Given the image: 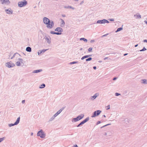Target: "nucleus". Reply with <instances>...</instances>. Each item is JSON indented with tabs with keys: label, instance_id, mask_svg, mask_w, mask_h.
<instances>
[{
	"label": "nucleus",
	"instance_id": "obj_1",
	"mask_svg": "<svg viewBox=\"0 0 147 147\" xmlns=\"http://www.w3.org/2000/svg\"><path fill=\"white\" fill-rule=\"evenodd\" d=\"M43 22L45 24L47 25V27L48 28H52L54 25L53 22L50 21L47 18L44 17L43 18Z\"/></svg>",
	"mask_w": 147,
	"mask_h": 147
},
{
	"label": "nucleus",
	"instance_id": "obj_2",
	"mask_svg": "<svg viewBox=\"0 0 147 147\" xmlns=\"http://www.w3.org/2000/svg\"><path fill=\"white\" fill-rule=\"evenodd\" d=\"M37 136H40L42 138H44L45 137L46 134L43 130L41 129L38 132Z\"/></svg>",
	"mask_w": 147,
	"mask_h": 147
},
{
	"label": "nucleus",
	"instance_id": "obj_3",
	"mask_svg": "<svg viewBox=\"0 0 147 147\" xmlns=\"http://www.w3.org/2000/svg\"><path fill=\"white\" fill-rule=\"evenodd\" d=\"M27 4V1L26 0L19 2L18 3V6L20 7H22L26 5Z\"/></svg>",
	"mask_w": 147,
	"mask_h": 147
},
{
	"label": "nucleus",
	"instance_id": "obj_4",
	"mask_svg": "<svg viewBox=\"0 0 147 147\" xmlns=\"http://www.w3.org/2000/svg\"><path fill=\"white\" fill-rule=\"evenodd\" d=\"M101 112V111L98 110L94 111L91 116L92 117H94L98 116Z\"/></svg>",
	"mask_w": 147,
	"mask_h": 147
},
{
	"label": "nucleus",
	"instance_id": "obj_5",
	"mask_svg": "<svg viewBox=\"0 0 147 147\" xmlns=\"http://www.w3.org/2000/svg\"><path fill=\"white\" fill-rule=\"evenodd\" d=\"M20 119V117H19L18 118L16 121L14 123H10L9 124V127L13 126L15 125H17L19 123Z\"/></svg>",
	"mask_w": 147,
	"mask_h": 147
},
{
	"label": "nucleus",
	"instance_id": "obj_6",
	"mask_svg": "<svg viewBox=\"0 0 147 147\" xmlns=\"http://www.w3.org/2000/svg\"><path fill=\"white\" fill-rule=\"evenodd\" d=\"M15 65L12 63L9 62L6 63V66L8 67H12L14 66Z\"/></svg>",
	"mask_w": 147,
	"mask_h": 147
},
{
	"label": "nucleus",
	"instance_id": "obj_7",
	"mask_svg": "<svg viewBox=\"0 0 147 147\" xmlns=\"http://www.w3.org/2000/svg\"><path fill=\"white\" fill-rule=\"evenodd\" d=\"M98 23L102 24L105 23H108L109 22L105 20H98L97 22Z\"/></svg>",
	"mask_w": 147,
	"mask_h": 147
},
{
	"label": "nucleus",
	"instance_id": "obj_8",
	"mask_svg": "<svg viewBox=\"0 0 147 147\" xmlns=\"http://www.w3.org/2000/svg\"><path fill=\"white\" fill-rule=\"evenodd\" d=\"M2 4H9L10 2L9 0H1Z\"/></svg>",
	"mask_w": 147,
	"mask_h": 147
},
{
	"label": "nucleus",
	"instance_id": "obj_9",
	"mask_svg": "<svg viewBox=\"0 0 147 147\" xmlns=\"http://www.w3.org/2000/svg\"><path fill=\"white\" fill-rule=\"evenodd\" d=\"M98 95V94L96 93L95 94L94 96H91V99L92 100H94L96 97Z\"/></svg>",
	"mask_w": 147,
	"mask_h": 147
},
{
	"label": "nucleus",
	"instance_id": "obj_10",
	"mask_svg": "<svg viewBox=\"0 0 147 147\" xmlns=\"http://www.w3.org/2000/svg\"><path fill=\"white\" fill-rule=\"evenodd\" d=\"M84 114H81L80 115H79L77 117L78 118V119L79 120H81L84 117Z\"/></svg>",
	"mask_w": 147,
	"mask_h": 147
},
{
	"label": "nucleus",
	"instance_id": "obj_11",
	"mask_svg": "<svg viewBox=\"0 0 147 147\" xmlns=\"http://www.w3.org/2000/svg\"><path fill=\"white\" fill-rule=\"evenodd\" d=\"M6 13L9 14H11L12 13V11L11 9H6L5 10Z\"/></svg>",
	"mask_w": 147,
	"mask_h": 147
},
{
	"label": "nucleus",
	"instance_id": "obj_12",
	"mask_svg": "<svg viewBox=\"0 0 147 147\" xmlns=\"http://www.w3.org/2000/svg\"><path fill=\"white\" fill-rule=\"evenodd\" d=\"M57 116L55 114H54L53 117L51 118L49 120V122L50 121H52Z\"/></svg>",
	"mask_w": 147,
	"mask_h": 147
},
{
	"label": "nucleus",
	"instance_id": "obj_13",
	"mask_svg": "<svg viewBox=\"0 0 147 147\" xmlns=\"http://www.w3.org/2000/svg\"><path fill=\"white\" fill-rule=\"evenodd\" d=\"M128 94V92H122V93L121 94V96L123 97H124Z\"/></svg>",
	"mask_w": 147,
	"mask_h": 147
},
{
	"label": "nucleus",
	"instance_id": "obj_14",
	"mask_svg": "<svg viewBox=\"0 0 147 147\" xmlns=\"http://www.w3.org/2000/svg\"><path fill=\"white\" fill-rule=\"evenodd\" d=\"M89 119V117H87L86 119H84V120L82 121L83 122V123H86V122L88 121Z\"/></svg>",
	"mask_w": 147,
	"mask_h": 147
},
{
	"label": "nucleus",
	"instance_id": "obj_15",
	"mask_svg": "<svg viewBox=\"0 0 147 147\" xmlns=\"http://www.w3.org/2000/svg\"><path fill=\"white\" fill-rule=\"evenodd\" d=\"M122 121L125 123H129V121L127 118L125 119L124 120H122Z\"/></svg>",
	"mask_w": 147,
	"mask_h": 147
},
{
	"label": "nucleus",
	"instance_id": "obj_16",
	"mask_svg": "<svg viewBox=\"0 0 147 147\" xmlns=\"http://www.w3.org/2000/svg\"><path fill=\"white\" fill-rule=\"evenodd\" d=\"M62 30V29L61 28H60L59 27H58L55 29V31H58V32H61Z\"/></svg>",
	"mask_w": 147,
	"mask_h": 147
},
{
	"label": "nucleus",
	"instance_id": "obj_17",
	"mask_svg": "<svg viewBox=\"0 0 147 147\" xmlns=\"http://www.w3.org/2000/svg\"><path fill=\"white\" fill-rule=\"evenodd\" d=\"M78 118L77 117L75 118H74L72 119V122L74 121L75 122H76L79 121Z\"/></svg>",
	"mask_w": 147,
	"mask_h": 147
},
{
	"label": "nucleus",
	"instance_id": "obj_18",
	"mask_svg": "<svg viewBox=\"0 0 147 147\" xmlns=\"http://www.w3.org/2000/svg\"><path fill=\"white\" fill-rule=\"evenodd\" d=\"M134 16L136 19L140 18H141V16L140 14H136L134 15Z\"/></svg>",
	"mask_w": 147,
	"mask_h": 147
},
{
	"label": "nucleus",
	"instance_id": "obj_19",
	"mask_svg": "<svg viewBox=\"0 0 147 147\" xmlns=\"http://www.w3.org/2000/svg\"><path fill=\"white\" fill-rule=\"evenodd\" d=\"M26 50L27 51L30 52L31 51V49L30 47H28L26 48Z\"/></svg>",
	"mask_w": 147,
	"mask_h": 147
},
{
	"label": "nucleus",
	"instance_id": "obj_20",
	"mask_svg": "<svg viewBox=\"0 0 147 147\" xmlns=\"http://www.w3.org/2000/svg\"><path fill=\"white\" fill-rule=\"evenodd\" d=\"M5 138V137L0 138V143L4 140Z\"/></svg>",
	"mask_w": 147,
	"mask_h": 147
},
{
	"label": "nucleus",
	"instance_id": "obj_21",
	"mask_svg": "<svg viewBox=\"0 0 147 147\" xmlns=\"http://www.w3.org/2000/svg\"><path fill=\"white\" fill-rule=\"evenodd\" d=\"M84 124V123L82 121H81L79 124H78L77 126V127H79L80 126L83 124Z\"/></svg>",
	"mask_w": 147,
	"mask_h": 147
},
{
	"label": "nucleus",
	"instance_id": "obj_22",
	"mask_svg": "<svg viewBox=\"0 0 147 147\" xmlns=\"http://www.w3.org/2000/svg\"><path fill=\"white\" fill-rule=\"evenodd\" d=\"M89 57V55H86V56H83V57H82V58H81V59L82 60H83L84 59L86 58H87L88 57Z\"/></svg>",
	"mask_w": 147,
	"mask_h": 147
},
{
	"label": "nucleus",
	"instance_id": "obj_23",
	"mask_svg": "<svg viewBox=\"0 0 147 147\" xmlns=\"http://www.w3.org/2000/svg\"><path fill=\"white\" fill-rule=\"evenodd\" d=\"M21 63L20 61H18L16 63V65L18 66H19L20 65Z\"/></svg>",
	"mask_w": 147,
	"mask_h": 147
},
{
	"label": "nucleus",
	"instance_id": "obj_24",
	"mask_svg": "<svg viewBox=\"0 0 147 147\" xmlns=\"http://www.w3.org/2000/svg\"><path fill=\"white\" fill-rule=\"evenodd\" d=\"M46 50H42V51H40V53H39V52L38 53V55H39V54H40L41 53H42L44 52Z\"/></svg>",
	"mask_w": 147,
	"mask_h": 147
},
{
	"label": "nucleus",
	"instance_id": "obj_25",
	"mask_svg": "<svg viewBox=\"0 0 147 147\" xmlns=\"http://www.w3.org/2000/svg\"><path fill=\"white\" fill-rule=\"evenodd\" d=\"M115 96H118L119 95H121V94H120L118 92H116V93L115 94Z\"/></svg>",
	"mask_w": 147,
	"mask_h": 147
},
{
	"label": "nucleus",
	"instance_id": "obj_26",
	"mask_svg": "<svg viewBox=\"0 0 147 147\" xmlns=\"http://www.w3.org/2000/svg\"><path fill=\"white\" fill-rule=\"evenodd\" d=\"M45 86V85L44 84H43L41 85V86L40 87V88H43Z\"/></svg>",
	"mask_w": 147,
	"mask_h": 147
},
{
	"label": "nucleus",
	"instance_id": "obj_27",
	"mask_svg": "<svg viewBox=\"0 0 147 147\" xmlns=\"http://www.w3.org/2000/svg\"><path fill=\"white\" fill-rule=\"evenodd\" d=\"M80 40H83L84 41H85V42H87V40L86 39H85V38H80Z\"/></svg>",
	"mask_w": 147,
	"mask_h": 147
},
{
	"label": "nucleus",
	"instance_id": "obj_28",
	"mask_svg": "<svg viewBox=\"0 0 147 147\" xmlns=\"http://www.w3.org/2000/svg\"><path fill=\"white\" fill-rule=\"evenodd\" d=\"M41 71V70H38L35 71L34 72L36 73H37L39 72H40V71Z\"/></svg>",
	"mask_w": 147,
	"mask_h": 147
},
{
	"label": "nucleus",
	"instance_id": "obj_29",
	"mask_svg": "<svg viewBox=\"0 0 147 147\" xmlns=\"http://www.w3.org/2000/svg\"><path fill=\"white\" fill-rule=\"evenodd\" d=\"M111 124H106V125H105L103 126L102 127H101V128H102L103 127H105V126H108V125H110Z\"/></svg>",
	"mask_w": 147,
	"mask_h": 147
},
{
	"label": "nucleus",
	"instance_id": "obj_30",
	"mask_svg": "<svg viewBox=\"0 0 147 147\" xmlns=\"http://www.w3.org/2000/svg\"><path fill=\"white\" fill-rule=\"evenodd\" d=\"M122 28H119L117 29V32L121 30H122Z\"/></svg>",
	"mask_w": 147,
	"mask_h": 147
},
{
	"label": "nucleus",
	"instance_id": "obj_31",
	"mask_svg": "<svg viewBox=\"0 0 147 147\" xmlns=\"http://www.w3.org/2000/svg\"><path fill=\"white\" fill-rule=\"evenodd\" d=\"M92 48L90 47L89 48V49H88V51H89V52H90L92 51Z\"/></svg>",
	"mask_w": 147,
	"mask_h": 147
},
{
	"label": "nucleus",
	"instance_id": "obj_32",
	"mask_svg": "<svg viewBox=\"0 0 147 147\" xmlns=\"http://www.w3.org/2000/svg\"><path fill=\"white\" fill-rule=\"evenodd\" d=\"M92 59V58H88L86 59V61H90Z\"/></svg>",
	"mask_w": 147,
	"mask_h": 147
},
{
	"label": "nucleus",
	"instance_id": "obj_33",
	"mask_svg": "<svg viewBox=\"0 0 147 147\" xmlns=\"http://www.w3.org/2000/svg\"><path fill=\"white\" fill-rule=\"evenodd\" d=\"M106 107H107V108L106 109L107 110H109V109H110V106L109 105L108 106H107Z\"/></svg>",
	"mask_w": 147,
	"mask_h": 147
},
{
	"label": "nucleus",
	"instance_id": "obj_34",
	"mask_svg": "<svg viewBox=\"0 0 147 147\" xmlns=\"http://www.w3.org/2000/svg\"><path fill=\"white\" fill-rule=\"evenodd\" d=\"M60 113L59 112V111L57 112V113L55 114L57 115H57H58Z\"/></svg>",
	"mask_w": 147,
	"mask_h": 147
},
{
	"label": "nucleus",
	"instance_id": "obj_35",
	"mask_svg": "<svg viewBox=\"0 0 147 147\" xmlns=\"http://www.w3.org/2000/svg\"><path fill=\"white\" fill-rule=\"evenodd\" d=\"M55 34H57V35L60 34H61V32H55Z\"/></svg>",
	"mask_w": 147,
	"mask_h": 147
},
{
	"label": "nucleus",
	"instance_id": "obj_36",
	"mask_svg": "<svg viewBox=\"0 0 147 147\" xmlns=\"http://www.w3.org/2000/svg\"><path fill=\"white\" fill-rule=\"evenodd\" d=\"M146 50V49L144 47L142 50H141L140 51H144Z\"/></svg>",
	"mask_w": 147,
	"mask_h": 147
},
{
	"label": "nucleus",
	"instance_id": "obj_37",
	"mask_svg": "<svg viewBox=\"0 0 147 147\" xmlns=\"http://www.w3.org/2000/svg\"><path fill=\"white\" fill-rule=\"evenodd\" d=\"M101 123V122L100 121H98L97 123H96V125H98V124L100 123Z\"/></svg>",
	"mask_w": 147,
	"mask_h": 147
},
{
	"label": "nucleus",
	"instance_id": "obj_38",
	"mask_svg": "<svg viewBox=\"0 0 147 147\" xmlns=\"http://www.w3.org/2000/svg\"><path fill=\"white\" fill-rule=\"evenodd\" d=\"M142 81H143V83H146V80H143Z\"/></svg>",
	"mask_w": 147,
	"mask_h": 147
},
{
	"label": "nucleus",
	"instance_id": "obj_39",
	"mask_svg": "<svg viewBox=\"0 0 147 147\" xmlns=\"http://www.w3.org/2000/svg\"><path fill=\"white\" fill-rule=\"evenodd\" d=\"M25 100H23L22 101V103L24 104L25 103Z\"/></svg>",
	"mask_w": 147,
	"mask_h": 147
},
{
	"label": "nucleus",
	"instance_id": "obj_40",
	"mask_svg": "<svg viewBox=\"0 0 147 147\" xmlns=\"http://www.w3.org/2000/svg\"><path fill=\"white\" fill-rule=\"evenodd\" d=\"M51 33L53 34H55V32H51Z\"/></svg>",
	"mask_w": 147,
	"mask_h": 147
},
{
	"label": "nucleus",
	"instance_id": "obj_41",
	"mask_svg": "<svg viewBox=\"0 0 147 147\" xmlns=\"http://www.w3.org/2000/svg\"><path fill=\"white\" fill-rule=\"evenodd\" d=\"M68 8H71V9H74V8H73L71 6H69L67 7Z\"/></svg>",
	"mask_w": 147,
	"mask_h": 147
},
{
	"label": "nucleus",
	"instance_id": "obj_42",
	"mask_svg": "<svg viewBox=\"0 0 147 147\" xmlns=\"http://www.w3.org/2000/svg\"><path fill=\"white\" fill-rule=\"evenodd\" d=\"M73 147H78V146L77 144H75L74 146Z\"/></svg>",
	"mask_w": 147,
	"mask_h": 147
},
{
	"label": "nucleus",
	"instance_id": "obj_43",
	"mask_svg": "<svg viewBox=\"0 0 147 147\" xmlns=\"http://www.w3.org/2000/svg\"><path fill=\"white\" fill-rule=\"evenodd\" d=\"M110 20L111 21H114V19H111Z\"/></svg>",
	"mask_w": 147,
	"mask_h": 147
},
{
	"label": "nucleus",
	"instance_id": "obj_44",
	"mask_svg": "<svg viewBox=\"0 0 147 147\" xmlns=\"http://www.w3.org/2000/svg\"><path fill=\"white\" fill-rule=\"evenodd\" d=\"M62 111H63V110H61V109L60 110H59V112L61 113V112Z\"/></svg>",
	"mask_w": 147,
	"mask_h": 147
},
{
	"label": "nucleus",
	"instance_id": "obj_45",
	"mask_svg": "<svg viewBox=\"0 0 147 147\" xmlns=\"http://www.w3.org/2000/svg\"><path fill=\"white\" fill-rule=\"evenodd\" d=\"M62 111H63V110H61V109L60 110H59V112L61 113V112Z\"/></svg>",
	"mask_w": 147,
	"mask_h": 147
},
{
	"label": "nucleus",
	"instance_id": "obj_46",
	"mask_svg": "<svg viewBox=\"0 0 147 147\" xmlns=\"http://www.w3.org/2000/svg\"><path fill=\"white\" fill-rule=\"evenodd\" d=\"M77 63V62H74L72 63V64L76 63Z\"/></svg>",
	"mask_w": 147,
	"mask_h": 147
},
{
	"label": "nucleus",
	"instance_id": "obj_47",
	"mask_svg": "<svg viewBox=\"0 0 147 147\" xmlns=\"http://www.w3.org/2000/svg\"><path fill=\"white\" fill-rule=\"evenodd\" d=\"M144 42H147V40H144Z\"/></svg>",
	"mask_w": 147,
	"mask_h": 147
},
{
	"label": "nucleus",
	"instance_id": "obj_48",
	"mask_svg": "<svg viewBox=\"0 0 147 147\" xmlns=\"http://www.w3.org/2000/svg\"><path fill=\"white\" fill-rule=\"evenodd\" d=\"M64 108L65 107H63L61 109L62 110H63L64 109Z\"/></svg>",
	"mask_w": 147,
	"mask_h": 147
},
{
	"label": "nucleus",
	"instance_id": "obj_49",
	"mask_svg": "<svg viewBox=\"0 0 147 147\" xmlns=\"http://www.w3.org/2000/svg\"><path fill=\"white\" fill-rule=\"evenodd\" d=\"M30 135H31V136H32L33 135V133L32 132V133H31Z\"/></svg>",
	"mask_w": 147,
	"mask_h": 147
},
{
	"label": "nucleus",
	"instance_id": "obj_50",
	"mask_svg": "<svg viewBox=\"0 0 147 147\" xmlns=\"http://www.w3.org/2000/svg\"><path fill=\"white\" fill-rule=\"evenodd\" d=\"M93 68H94V69H96V67H95V66H94V67H93Z\"/></svg>",
	"mask_w": 147,
	"mask_h": 147
},
{
	"label": "nucleus",
	"instance_id": "obj_51",
	"mask_svg": "<svg viewBox=\"0 0 147 147\" xmlns=\"http://www.w3.org/2000/svg\"><path fill=\"white\" fill-rule=\"evenodd\" d=\"M117 79L116 78H115L113 79V80H115Z\"/></svg>",
	"mask_w": 147,
	"mask_h": 147
},
{
	"label": "nucleus",
	"instance_id": "obj_52",
	"mask_svg": "<svg viewBox=\"0 0 147 147\" xmlns=\"http://www.w3.org/2000/svg\"><path fill=\"white\" fill-rule=\"evenodd\" d=\"M138 46V44H137V45H135V47H137Z\"/></svg>",
	"mask_w": 147,
	"mask_h": 147
},
{
	"label": "nucleus",
	"instance_id": "obj_53",
	"mask_svg": "<svg viewBox=\"0 0 147 147\" xmlns=\"http://www.w3.org/2000/svg\"><path fill=\"white\" fill-rule=\"evenodd\" d=\"M103 116L105 117H106V116L105 115H103Z\"/></svg>",
	"mask_w": 147,
	"mask_h": 147
},
{
	"label": "nucleus",
	"instance_id": "obj_54",
	"mask_svg": "<svg viewBox=\"0 0 147 147\" xmlns=\"http://www.w3.org/2000/svg\"><path fill=\"white\" fill-rule=\"evenodd\" d=\"M127 55V54H125L124 55H125H125Z\"/></svg>",
	"mask_w": 147,
	"mask_h": 147
},
{
	"label": "nucleus",
	"instance_id": "obj_55",
	"mask_svg": "<svg viewBox=\"0 0 147 147\" xmlns=\"http://www.w3.org/2000/svg\"><path fill=\"white\" fill-rule=\"evenodd\" d=\"M106 134H107L106 133H105V135H106Z\"/></svg>",
	"mask_w": 147,
	"mask_h": 147
},
{
	"label": "nucleus",
	"instance_id": "obj_56",
	"mask_svg": "<svg viewBox=\"0 0 147 147\" xmlns=\"http://www.w3.org/2000/svg\"><path fill=\"white\" fill-rule=\"evenodd\" d=\"M104 35L103 36H105V35Z\"/></svg>",
	"mask_w": 147,
	"mask_h": 147
},
{
	"label": "nucleus",
	"instance_id": "obj_57",
	"mask_svg": "<svg viewBox=\"0 0 147 147\" xmlns=\"http://www.w3.org/2000/svg\"><path fill=\"white\" fill-rule=\"evenodd\" d=\"M62 20V21H63V20Z\"/></svg>",
	"mask_w": 147,
	"mask_h": 147
},
{
	"label": "nucleus",
	"instance_id": "obj_58",
	"mask_svg": "<svg viewBox=\"0 0 147 147\" xmlns=\"http://www.w3.org/2000/svg\"><path fill=\"white\" fill-rule=\"evenodd\" d=\"M1 113V112H0V113Z\"/></svg>",
	"mask_w": 147,
	"mask_h": 147
}]
</instances>
